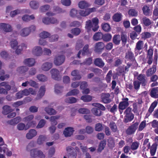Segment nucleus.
I'll list each match as a JSON object with an SVG mask.
<instances>
[{
  "label": "nucleus",
  "instance_id": "nucleus-1",
  "mask_svg": "<svg viewBox=\"0 0 158 158\" xmlns=\"http://www.w3.org/2000/svg\"><path fill=\"white\" fill-rule=\"evenodd\" d=\"M10 44L11 48L13 49H16L15 52L17 55L21 54V51L23 49L27 48V46L24 44H22L18 46V42L16 40L13 39L10 42Z\"/></svg>",
  "mask_w": 158,
  "mask_h": 158
},
{
  "label": "nucleus",
  "instance_id": "nucleus-2",
  "mask_svg": "<svg viewBox=\"0 0 158 158\" xmlns=\"http://www.w3.org/2000/svg\"><path fill=\"white\" fill-rule=\"evenodd\" d=\"M139 124V123L136 122L129 126L126 130V134L128 135L134 134L138 127Z\"/></svg>",
  "mask_w": 158,
  "mask_h": 158
},
{
  "label": "nucleus",
  "instance_id": "nucleus-3",
  "mask_svg": "<svg viewBox=\"0 0 158 158\" xmlns=\"http://www.w3.org/2000/svg\"><path fill=\"white\" fill-rule=\"evenodd\" d=\"M96 8L93 7L88 8L83 10H79V19L81 17H86L89 15L91 13L94 12L96 11Z\"/></svg>",
  "mask_w": 158,
  "mask_h": 158
},
{
  "label": "nucleus",
  "instance_id": "nucleus-4",
  "mask_svg": "<svg viewBox=\"0 0 158 158\" xmlns=\"http://www.w3.org/2000/svg\"><path fill=\"white\" fill-rule=\"evenodd\" d=\"M65 57L64 55L56 56L54 58V62L56 65L59 66L62 64L65 60Z\"/></svg>",
  "mask_w": 158,
  "mask_h": 158
},
{
  "label": "nucleus",
  "instance_id": "nucleus-5",
  "mask_svg": "<svg viewBox=\"0 0 158 158\" xmlns=\"http://www.w3.org/2000/svg\"><path fill=\"white\" fill-rule=\"evenodd\" d=\"M110 97L108 93H102L101 96V102L105 104L110 103L111 101Z\"/></svg>",
  "mask_w": 158,
  "mask_h": 158
},
{
  "label": "nucleus",
  "instance_id": "nucleus-6",
  "mask_svg": "<svg viewBox=\"0 0 158 158\" xmlns=\"http://www.w3.org/2000/svg\"><path fill=\"white\" fill-rule=\"evenodd\" d=\"M66 150L68 153L67 156L68 158H76L77 153L74 149L71 146L66 148Z\"/></svg>",
  "mask_w": 158,
  "mask_h": 158
},
{
  "label": "nucleus",
  "instance_id": "nucleus-7",
  "mask_svg": "<svg viewBox=\"0 0 158 158\" xmlns=\"http://www.w3.org/2000/svg\"><path fill=\"white\" fill-rule=\"evenodd\" d=\"M140 22L143 27L150 26V28L152 27L151 24L153 23L149 18L145 16L140 19Z\"/></svg>",
  "mask_w": 158,
  "mask_h": 158
},
{
  "label": "nucleus",
  "instance_id": "nucleus-8",
  "mask_svg": "<svg viewBox=\"0 0 158 158\" xmlns=\"http://www.w3.org/2000/svg\"><path fill=\"white\" fill-rule=\"evenodd\" d=\"M0 29L6 32H11L13 30L11 25L5 23H0Z\"/></svg>",
  "mask_w": 158,
  "mask_h": 158
},
{
  "label": "nucleus",
  "instance_id": "nucleus-9",
  "mask_svg": "<svg viewBox=\"0 0 158 158\" xmlns=\"http://www.w3.org/2000/svg\"><path fill=\"white\" fill-rule=\"evenodd\" d=\"M122 101L120 102L118 104V107L125 109H126L129 105V99L127 98H123Z\"/></svg>",
  "mask_w": 158,
  "mask_h": 158
},
{
  "label": "nucleus",
  "instance_id": "nucleus-10",
  "mask_svg": "<svg viewBox=\"0 0 158 158\" xmlns=\"http://www.w3.org/2000/svg\"><path fill=\"white\" fill-rule=\"evenodd\" d=\"M125 58L127 60H130L131 61H136L134 55L131 50L128 51L126 53Z\"/></svg>",
  "mask_w": 158,
  "mask_h": 158
},
{
  "label": "nucleus",
  "instance_id": "nucleus-11",
  "mask_svg": "<svg viewBox=\"0 0 158 158\" xmlns=\"http://www.w3.org/2000/svg\"><path fill=\"white\" fill-rule=\"evenodd\" d=\"M143 14L146 16H149L151 15L152 13V10L150 7L147 5H145L142 8Z\"/></svg>",
  "mask_w": 158,
  "mask_h": 158
},
{
  "label": "nucleus",
  "instance_id": "nucleus-12",
  "mask_svg": "<svg viewBox=\"0 0 158 158\" xmlns=\"http://www.w3.org/2000/svg\"><path fill=\"white\" fill-rule=\"evenodd\" d=\"M104 44L103 43L100 42H98L95 44L94 50L96 52H100L104 49Z\"/></svg>",
  "mask_w": 158,
  "mask_h": 158
},
{
  "label": "nucleus",
  "instance_id": "nucleus-13",
  "mask_svg": "<svg viewBox=\"0 0 158 158\" xmlns=\"http://www.w3.org/2000/svg\"><path fill=\"white\" fill-rule=\"evenodd\" d=\"M52 77V78L56 80L59 81L60 78L59 77V71L56 69H52L51 71Z\"/></svg>",
  "mask_w": 158,
  "mask_h": 158
},
{
  "label": "nucleus",
  "instance_id": "nucleus-14",
  "mask_svg": "<svg viewBox=\"0 0 158 158\" xmlns=\"http://www.w3.org/2000/svg\"><path fill=\"white\" fill-rule=\"evenodd\" d=\"M94 64L100 68H103L105 65V63L100 58H97L94 59Z\"/></svg>",
  "mask_w": 158,
  "mask_h": 158
},
{
  "label": "nucleus",
  "instance_id": "nucleus-15",
  "mask_svg": "<svg viewBox=\"0 0 158 158\" xmlns=\"http://www.w3.org/2000/svg\"><path fill=\"white\" fill-rule=\"evenodd\" d=\"M137 78L138 81L140 82L143 86H144L146 85L147 82L146 77L143 74H140L137 77Z\"/></svg>",
  "mask_w": 158,
  "mask_h": 158
},
{
  "label": "nucleus",
  "instance_id": "nucleus-16",
  "mask_svg": "<svg viewBox=\"0 0 158 158\" xmlns=\"http://www.w3.org/2000/svg\"><path fill=\"white\" fill-rule=\"evenodd\" d=\"M74 131L73 128L69 127L64 129L63 134L66 137H70L73 135Z\"/></svg>",
  "mask_w": 158,
  "mask_h": 158
},
{
  "label": "nucleus",
  "instance_id": "nucleus-17",
  "mask_svg": "<svg viewBox=\"0 0 158 158\" xmlns=\"http://www.w3.org/2000/svg\"><path fill=\"white\" fill-rule=\"evenodd\" d=\"M42 52V49L40 46L35 47L32 50L33 54L37 56H41Z\"/></svg>",
  "mask_w": 158,
  "mask_h": 158
},
{
  "label": "nucleus",
  "instance_id": "nucleus-18",
  "mask_svg": "<svg viewBox=\"0 0 158 158\" xmlns=\"http://www.w3.org/2000/svg\"><path fill=\"white\" fill-rule=\"evenodd\" d=\"M35 63V61L34 59L30 58L25 59L23 63L25 65L29 67H31L33 66Z\"/></svg>",
  "mask_w": 158,
  "mask_h": 158
},
{
  "label": "nucleus",
  "instance_id": "nucleus-19",
  "mask_svg": "<svg viewBox=\"0 0 158 158\" xmlns=\"http://www.w3.org/2000/svg\"><path fill=\"white\" fill-rule=\"evenodd\" d=\"M92 53V52L89 49V45L88 44H85L82 49V55L83 56H90Z\"/></svg>",
  "mask_w": 158,
  "mask_h": 158
},
{
  "label": "nucleus",
  "instance_id": "nucleus-20",
  "mask_svg": "<svg viewBox=\"0 0 158 158\" xmlns=\"http://www.w3.org/2000/svg\"><path fill=\"white\" fill-rule=\"evenodd\" d=\"M92 22L94 26V28H92V30L94 31H96L98 30L99 28V20L97 18L95 17L92 19Z\"/></svg>",
  "mask_w": 158,
  "mask_h": 158
},
{
  "label": "nucleus",
  "instance_id": "nucleus-21",
  "mask_svg": "<svg viewBox=\"0 0 158 158\" xmlns=\"http://www.w3.org/2000/svg\"><path fill=\"white\" fill-rule=\"evenodd\" d=\"M144 43L143 41L139 40L136 43L135 51L139 52L143 48Z\"/></svg>",
  "mask_w": 158,
  "mask_h": 158
},
{
  "label": "nucleus",
  "instance_id": "nucleus-22",
  "mask_svg": "<svg viewBox=\"0 0 158 158\" xmlns=\"http://www.w3.org/2000/svg\"><path fill=\"white\" fill-rule=\"evenodd\" d=\"M46 89L45 86H42L40 87L38 94L37 95L36 98L40 99L44 95L45 93Z\"/></svg>",
  "mask_w": 158,
  "mask_h": 158
},
{
  "label": "nucleus",
  "instance_id": "nucleus-23",
  "mask_svg": "<svg viewBox=\"0 0 158 158\" xmlns=\"http://www.w3.org/2000/svg\"><path fill=\"white\" fill-rule=\"evenodd\" d=\"M124 122L127 123L131 121L134 118V115L133 113L125 114Z\"/></svg>",
  "mask_w": 158,
  "mask_h": 158
},
{
  "label": "nucleus",
  "instance_id": "nucleus-24",
  "mask_svg": "<svg viewBox=\"0 0 158 158\" xmlns=\"http://www.w3.org/2000/svg\"><path fill=\"white\" fill-rule=\"evenodd\" d=\"M150 95L151 97L157 98H158V87L153 88L151 90Z\"/></svg>",
  "mask_w": 158,
  "mask_h": 158
},
{
  "label": "nucleus",
  "instance_id": "nucleus-25",
  "mask_svg": "<svg viewBox=\"0 0 158 158\" xmlns=\"http://www.w3.org/2000/svg\"><path fill=\"white\" fill-rule=\"evenodd\" d=\"M37 134V131L35 130L31 129L29 130L28 133H27L26 137L28 139H31L35 136Z\"/></svg>",
  "mask_w": 158,
  "mask_h": 158
},
{
  "label": "nucleus",
  "instance_id": "nucleus-26",
  "mask_svg": "<svg viewBox=\"0 0 158 158\" xmlns=\"http://www.w3.org/2000/svg\"><path fill=\"white\" fill-rule=\"evenodd\" d=\"M123 15L120 13H117L115 14L112 17L113 21L115 22H119L122 19Z\"/></svg>",
  "mask_w": 158,
  "mask_h": 158
},
{
  "label": "nucleus",
  "instance_id": "nucleus-27",
  "mask_svg": "<svg viewBox=\"0 0 158 158\" xmlns=\"http://www.w3.org/2000/svg\"><path fill=\"white\" fill-rule=\"evenodd\" d=\"M71 75L74 77L73 78L74 80H79L81 78L79 74V72L77 70H75L73 71L71 73Z\"/></svg>",
  "mask_w": 158,
  "mask_h": 158
},
{
  "label": "nucleus",
  "instance_id": "nucleus-28",
  "mask_svg": "<svg viewBox=\"0 0 158 158\" xmlns=\"http://www.w3.org/2000/svg\"><path fill=\"white\" fill-rule=\"evenodd\" d=\"M2 113L3 114L7 115L13 111V109L11 108L10 106L6 105L2 107Z\"/></svg>",
  "mask_w": 158,
  "mask_h": 158
},
{
  "label": "nucleus",
  "instance_id": "nucleus-29",
  "mask_svg": "<svg viewBox=\"0 0 158 158\" xmlns=\"http://www.w3.org/2000/svg\"><path fill=\"white\" fill-rule=\"evenodd\" d=\"M156 71V65H153L152 68H149L146 71V75L147 77L151 76Z\"/></svg>",
  "mask_w": 158,
  "mask_h": 158
},
{
  "label": "nucleus",
  "instance_id": "nucleus-30",
  "mask_svg": "<svg viewBox=\"0 0 158 158\" xmlns=\"http://www.w3.org/2000/svg\"><path fill=\"white\" fill-rule=\"evenodd\" d=\"M70 15L71 17L73 18L77 17L79 19V10H77L75 9H72L70 11Z\"/></svg>",
  "mask_w": 158,
  "mask_h": 158
},
{
  "label": "nucleus",
  "instance_id": "nucleus-31",
  "mask_svg": "<svg viewBox=\"0 0 158 158\" xmlns=\"http://www.w3.org/2000/svg\"><path fill=\"white\" fill-rule=\"evenodd\" d=\"M157 102L155 101L151 104L148 110V113H147L146 115L148 114V116H149L152 113L154 110L155 108L157 106Z\"/></svg>",
  "mask_w": 158,
  "mask_h": 158
},
{
  "label": "nucleus",
  "instance_id": "nucleus-32",
  "mask_svg": "<svg viewBox=\"0 0 158 158\" xmlns=\"http://www.w3.org/2000/svg\"><path fill=\"white\" fill-rule=\"evenodd\" d=\"M91 112L94 115L97 116H100L102 114L101 110L96 107H93L91 110Z\"/></svg>",
  "mask_w": 158,
  "mask_h": 158
},
{
  "label": "nucleus",
  "instance_id": "nucleus-33",
  "mask_svg": "<svg viewBox=\"0 0 158 158\" xmlns=\"http://www.w3.org/2000/svg\"><path fill=\"white\" fill-rule=\"evenodd\" d=\"M112 41L115 44H119L121 41L120 35H115L113 37Z\"/></svg>",
  "mask_w": 158,
  "mask_h": 158
},
{
  "label": "nucleus",
  "instance_id": "nucleus-34",
  "mask_svg": "<svg viewBox=\"0 0 158 158\" xmlns=\"http://www.w3.org/2000/svg\"><path fill=\"white\" fill-rule=\"evenodd\" d=\"M52 66V63L46 62L42 66V69L43 70L47 71L49 70Z\"/></svg>",
  "mask_w": 158,
  "mask_h": 158
},
{
  "label": "nucleus",
  "instance_id": "nucleus-35",
  "mask_svg": "<svg viewBox=\"0 0 158 158\" xmlns=\"http://www.w3.org/2000/svg\"><path fill=\"white\" fill-rule=\"evenodd\" d=\"M103 34L101 32H98L95 33L93 36V39L94 40L98 41L102 39Z\"/></svg>",
  "mask_w": 158,
  "mask_h": 158
},
{
  "label": "nucleus",
  "instance_id": "nucleus-36",
  "mask_svg": "<svg viewBox=\"0 0 158 158\" xmlns=\"http://www.w3.org/2000/svg\"><path fill=\"white\" fill-rule=\"evenodd\" d=\"M106 145L105 141H101L99 143L97 149L98 152H101L104 148Z\"/></svg>",
  "mask_w": 158,
  "mask_h": 158
},
{
  "label": "nucleus",
  "instance_id": "nucleus-37",
  "mask_svg": "<svg viewBox=\"0 0 158 158\" xmlns=\"http://www.w3.org/2000/svg\"><path fill=\"white\" fill-rule=\"evenodd\" d=\"M78 6L80 9H84L89 7V5L86 2L81 1L79 2Z\"/></svg>",
  "mask_w": 158,
  "mask_h": 158
},
{
  "label": "nucleus",
  "instance_id": "nucleus-38",
  "mask_svg": "<svg viewBox=\"0 0 158 158\" xmlns=\"http://www.w3.org/2000/svg\"><path fill=\"white\" fill-rule=\"evenodd\" d=\"M47 141V138L45 135H40L37 140V143L39 144H42L44 142Z\"/></svg>",
  "mask_w": 158,
  "mask_h": 158
},
{
  "label": "nucleus",
  "instance_id": "nucleus-39",
  "mask_svg": "<svg viewBox=\"0 0 158 158\" xmlns=\"http://www.w3.org/2000/svg\"><path fill=\"white\" fill-rule=\"evenodd\" d=\"M45 110L49 115H52L56 114V111L53 109L47 107L45 108Z\"/></svg>",
  "mask_w": 158,
  "mask_h": 158
},
{
  "label": "nucleus",
  "instance_id": "nucleus-40",
  "mask_svg": "<svg viewBox=\"0 0 158 158\" xmlns=\"http://www.w3.org/2000/svg\"><path fill=\"white\" fill-rule=\"evenodd\" d=\"M85 28L88 31H89L91 30V28H94L93 25L92 23V22L90 20H88L86 22Z\"/></svg>",
  "mask_w": 158,
  "mask_h": 158
},
{
  "label": "nucleus",
  "instance_id": "nucleus-41",
  "mask_svg": "<svg viewBox=\"0 0 158 158\" xmlns=\"http://www.w3.org/2000/svg\"><path fill=\"white\" fill-rule=\"evenodd\" d=\"M30 33V31H29V28L27 27L23 28L20 32V35L23 37H25L28 35Z\"/></svg>",
  "mask_w": 158,
  "mask_h": 158
},
{
  "label": "nucleus",
  "instance_id": "nucleus-42",
  "mask_svg": "<svg viewBox=\"0 0 158 158\" xmlns=\"http://www.w3.org/2000/svg\"><path fill=\"white\" fill-rule=\"evenodd\" d=\"M60 117L58 116H52L50 118V121L51 122V124L52 126H54L57 125V122L56 120L58 119Z\"/></svg>",
  "mask_w": 158,
  "mask_h": 158
},
{
  "label": "nucleus",
  "instance_id": "nucleus-43",
  "mask_svg": "<svg viewBox=\"0 0 158 158\" xmlns=\"http://www.w3.org/2000/svg\"><path fill=\"white\" fill-rule=\"evenodd\" d=\"M109 126L112 131L114 132H116L117 131V126L115 123L113 121L110 122Z\"/></svg>",
  "mask_w": 158,
  "mask_h": 158
},
{
  "label": "nucleus",
  "instance_id": "nucleus-44",
  "mask_svg": "<svg viewBox=\"0 0 158 158\" xmlns=\"http://www.w3.org/2000/svg\"><path fill=\"white\" fill-rule=\"evenodd\" d=\"M92 58L91 57L86 58L83 62L81 64L90 65L92 63Z\"/></svg>",
  "mask_w": 158,
  "mask_h": 158
},
{
  "label": "nucleus",
  "instance_id": "nucleus-45",
  "mask_svg": "<svg viewBox=\"0 0 158 158\" xmlns=\"http://www.w3.org/2000/svg\"><path fill=\"white\" fill-rule=\"evenodd\" d=\"M139 143L137 141L132 143L130 147L132 151L137 150L139 148Z\"/></svg>",
  "mask_w": 158,
  "mask_h": 158
},
{
  "label": "nucleus",
  "instance_id": "nucleus-46",
  "mask_svg": "<svg viewBox=\"0 0 158 158\" xmlns=\"http://www.w3.org/2000/svg\"><path fill=\"white\" fill-rule=\"evenodd\" d=\"M121 40L122 41V44L125 45L127 42V36L126 33L122 32L121 34Z\"/></svg>",
  "mask_w": 158,
  "mask_h": 158
},
{
  "label": "nucleus",
  "instance_id": "nucleus-47",
  "mask_svg": "<svg viewBox=\"0 0 158 158\" xmlns=\"http://www.w3.org/2000/svg\"><path fill=\"white\" fill-rule=\"evenodd\" d=\"M63 87L60 85L59 84H56L55 86V92L57 94H59L62 92Z\"/></svg>",
  "mask_w": 158,
  "mask_h": 158
},
{
  "label": "nucleus",
  "instance_id": "nucleus-48",
  "mask_svg": "<svg viewBox=\"0 0 158 158\" xmlns=\"http://www.w3.org/2000/svg\"><path fill=\"white\" fill-rule=\"evenodd\" d=\"M79 90L77 89H74L68 92L66 94V96L72 95H76L79 93Z\"/></svg>",
  "mask_w": 158,
  "mask_h": 158
},
{
  "label": "nucleus",
  "instance_id": "nucleus-49",
  "mask_svg": "<svg viewBox=\"0 0 158 158\" xmlns=\"http://www.w3.org/2000/svg\"><path fill=\"white\" fill-rule=\"evenodd\" d=\"M81 99L84 102H88L92 100V97L89 95H84L81 97Z\"/></svg>",
  "mask_w": 158,
  "mask_h": 158
},
{
  "label": "nucleus",
  "instance_id": "nucleus-50",
  "mask_svg": "<svg viewBox=\"0 0 158 158\" xmlns=\"http://www.w3.org/2000/svg\"><path fill=\"white\" fill-rule=\"evenodd\" d=\"M112 38L111 35L109 33L103 34L102 39L104 41L108 42L110 41Z\"/></svg>",
  "mask_w": 158,
  "mask_h": 158
},
{
  "label": "nucleus",
  "instance_id": "nucleus-51",
  "mask_svg": "<svg viewBox=\"0 0 158 158\" xmlns=\"http://www.w3.org/2000/svg\"><path fill=\"white\" fill-rule=\"evenodd\" d=\"M39 3L38 2L34 1H31L30 3L31 7L33 9H36L39 7Z\"/></svg>",
  "mask_w": 158,
  "mask_h": 158
},
{
  "label": "nucleus",
  "instance_id": "nucleus-52",
  "mask_svg": "<svg viewBox=\"0 0 158 158\" xmlns=\"http://www.w3.org/2000/svg\"><path fill=\"white\" fill-rule=\"evenodd\" d=\"M128 14L130 16L136 17L138 15V12L135 9H131L129 10Z\"/></svg>",
  "mask_w": 158,
  "mask_h": 158
},
{
  "label": "nucleus",
  "instance_id": "nucleus-53",
  "mask_svg": "<svg viewBox=\"0 0 158 158\" xmlns=\"http://www.w3.org/2000/svg\"><path fill=\"white\" fill-rule=\"evenodd\" d=\"M71 33L75 36L78 35L81 32V30L78 28H74L72 29L71 30Z\"/></svg>",
  "mask_w": 158,
  "mask_h": 158
},
{
  "label": "nucleus",
  "instance_id": "nucleus-54",
  "mask_svg": "<svg viewBox=\"0 0 158 158\" xmlns=\"http://www.w3.org/2000/svg\"><path fill=\"white\" fill-rule=\"evenodd\" d=\"M28 70V68L26 66H21L18 67L17 71L20 73H23L27 72Z\"/></svg>",
  "mask_w": 158,
  "mask_h": 158
},
{
  "label": "nucleus",
  "instance_id": "nucleus-55",
  "mask_svg": "<svg viewBox=\"0 0 158 158\" xmlns=\"http://www.w3.org/2000/svg\"><path fill=\"white\" fill-rule=\"evenodd\" d=\"M77 99L73 97H70L66 98L65 101L66 103H75L77 102Z\"/></svg>",
  "mask_w": 158,
  "mask_h": 158
},
{
  "label": "nucleus",
  "instance_id": "nucleus-56",
  "mask_svg": "<svg viewBox=\"0 0 158 158\" xmlns=\"http://www.w3.org/2000/svg\"><path fill=\"white\" fill-rule=\"evenodd\" d=\"M141 84L140 83V82L138 80L134 81L133 85L134 89L137 91L139 90Z\"/></svg>",
  "mask_w": 158,
  "mask_h": 158
},
{
  "label": "nucleus",
  "instance_id": "nucleus-57",
  "mask_svg": "<svg viewBox=\"0 0 158 158\" xmlns=\"http://www.w3.org/2000/svg\"><path fill=\"white\" fill-rule=\"evenodd\" d=\"M36 123L35 121L31 120L30 122L27 123L25 130H27L30 127H34L36 126Z\"/></svg>",
  "mask_w": 158,
  "mask_h": 158
},
{
  "label": "nucleus",
  "instance_id": "nucleus-58",
  "mask_svg": "<svg viewBox=\"0 0 158 158\" xmlns=\"http://www.w3.org/2000/svg\"><path fill=\"white\" fill-rule=\"evenodd\" d=\"M157 19H158V8L156 7L153 11L152 19L153 21H155Z\"/></svg>",
  "mask_w": 158,
  "mask_h": 158
},
{
  "label": "nucleus",
  "instance_id": "nucleus-59",
  "mask_svg": "<svg viewBox=\"0 0 158 158\" xmlns=\"http://www.w3.org/2000/svg\"><path fill=\"white\" fill-rule=\"evenodd\" d=\"M39 35L41 39H45L49 37L50 35V34L47 31H43L41 32Z\"/></svg>",
  "mask_w": 158,
  "mask_h": 158
},
{
  "label": "nucleus",
  "instance_id": "nucleus-60",
  "mask_svg": "<svg viewBox=\"0 0 158 158\" xmlns=\"http://www.w3.org/2000/svg\"><path fill=\"white\" fill-rule=\"evenodd\" d=\"M95 129L96 131H101L103 129V127L102 123H98L95 125Z\"/></svg>",
  "mask_w": 158,
  "mask_h": 158
},
{
  "label": "nucleus",
  "instance_id": "nucleus-61",
  "mask_svg": "<svg viewBox=\"0 0 158 158\" xmlns=\"http://www.w3.org/2000/svg\"><path fill=\"white\" fill-rule=\"evenodd\" d=\"M151 34L148 32H144L141 34L142 38L144 39L149 38L151 37Z\"/></svg>",
  "mask_w": 158,
  "mask_h": 158
},
{
  "label": "nucleus",
  "instance_id": "nucleus-62",
  "mask_svg": "<svg viewBox=\"0 0 158 158\" xmlns=\"http://www.w3.org/2000/svg\"><path fill=\"white\" fill-rule=\"evenodd\" d=\"M102 28L105 31H109L110 29L109 24L107 23L102 24Z\"/></svg>",
  "mask_w": 158,
  "mask_h": 158
},
{
  "label": "nucleus",
  "instance_id": "nucleus-63",
  "mask_svg": "<svg viewBox=\"0 0 158 158\" xmlns=\"http://www.w3.org/2000/svg\"><path fill=\"white\" fill-rule=\"evenodd\" d=\"M50 8V6L48 5H45L41 6L40 8V10L42 12H45L48 10Z\"/></svg>",
  "mask_w": 158,
  "mask_h": 158
},
{
  "label": "nucleus",
  "instance_id": "nucleus-64",
  "mask_svg": "<svg viewBox=\"0 0 158 158\" xmlns=\"http://www.w3.org/2000/svg\"><path fill=\"white\" fill-rule=\"evenodd\" d=\"M94 106L96 107H97L98 108L100 109L101 110L104 111L106 110L105 107L102 104L99 103H94L93 104Z\"/></svg>",
  "mask_w": 158,
  "mask_h": 158
}]
</instances>
